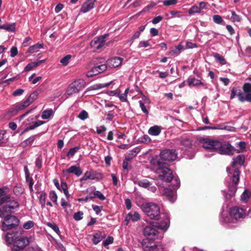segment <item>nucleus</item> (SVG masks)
<instances>
[{
	"label": "nucleus",
	"instance_id": "dca6fc26",
	"mask_svg": "<svg viewBox=\"0 0 251 251\" xmlns=\"http://www.w3.org/2000/svg\"><path fill=\"white\" fill-rule=\"evenodd\" d=\"M140 219V216L137 212H134L132 214L131 213H128L125 218V224L128 225L129 221L136 222L139 220Z\"/></svg>",
	"mask_w": 251,
	"mask_h": 251
},
{
	"label": "nucleus",
	"instance_id": "3c124183",
	"mask_svg": "<svg viewBox=\"0 0 251 251\" xmlns=\"http://www.w3.org/2000/svg\"><path fill=\"white\" fill-rule=\"evenodd\" d=\"M94 197H97L100 200H104L105 198L102 194V193L99 191H96L94 193Z\"/></svg>",
	"mask_w": 251,
	"mask_h": 251
},
{
	"label": "nucleus",
	"instance_id": "4468645a",
	"mask_svg": "<svg viewBox=\"0 0 251 251\" xmlns=\"http://www.w3.org/2000/svg\"><path fill=\"white\" fill-rule=\"evenodd\" d=\"M235 151L234 148L229 144L221 145V154L231 155Z\"/></svg>",
	"mask_w": 251,
	"mask_h": 251
},
{
	"label": "nucleus",
	"instance_id": "cd10ccee",
	"mask_svg": "<svg viewBox=\"0 0 251 251\" xmlns=\"http://www.w3.org/2000/svg\"><path fill=\"white\" fill-rule=\"evenodd\" d=\"M45 123L44 121H38L37 122H34L32 125L29 126L27 127L24 130V131L22 132L23 133L25 132L28 131L29 130H33L36 127L43 125Z\"/></svg>",
	"mask_w": 251,
	"mask_h": 251
},
{
	"label": "nucleus",
	"instance_id": "6ab92c4d",
	"mask_svg": "<svg viewBox=\"0 0 251 251\" xmlns=\"http://www.w3.org/2000/svg\"><path fill=\"white\" fill-rule=\"evenodd\" d=\"M109 85V83H103V84L99 83V84H96L90 86L89 87H88V88H87V89L85 91V92L84 93V95L86 94L87 93H88V92H89L90 91L96 90L101 89L102 88L106 87L108 86Z\"/></svg>",
	"mask_w": 251,
	"mask_h": 251
},
{
	"label": "nucleus",
	"instance_id": "a18cd8bd",
	"mask_svg": "<svg viewBox=\"0 0 251 251\" xmlns=\"http://www.w3.org/2000/svg\"><path fill=\"white\" fill-rule=\"evenodd\" d=\"M79 149V147H75L72 148L70 150V151L68 152L67 155L71 156L75 155V153L78 151Z\"/></svg>",
	"mask_w": 251,
	"mask_h": 251
},
{
	"label": "nucleus",
	"instance_id": "9d476101",
	"mask_svg": "<svg viewBox=\"0 0 251 251\" xmlns=\"http://www.w3.org/2000/svg\"><path fill=\"white\" fill-rule=\"evenodd\" d=\"M230 216L233 219L239 220L243 219L246 216V212L244 209L239 206H233L229 210Z\"/></svg>",
	"mask_w": 251,
	"mask_h": 251
},
{
	"label": "nucleus",
	"instance_id": "c9c22d12",
	"mask_svg": "<svg viewBox=\"0 0 251 251\" xmlns=\"http://www.w3.org/2000/svg\"><path fill=\"white\" fill-rule=\"evenodd\" d=\"M52 114V110H46L43 111L41 117L43 119H49Z\"/></svg>",
	"mask_w": 251,
	"mask_h": 251
},
{
	"label": "nucleus",
	"instance_id": "6e6d98bb",
	"mask_svg": "<svg viewBox=\"0 0 251 251\" xmlns=\"http://www.w3.org/2000/svg\"><path fill=\"white\" fill-rule=\"evenodd\" d=\"M18 53L17 47H13L10 50V56L12 57L17 55Z\"/></svg>",
	"mask_w": 251,
	"mask_h": 251
},
{
	"label": "nucleus",
	"instance_id": "e433bc0d",
	"mask_svg": "<svg viewBox=\"0 0 251 251\" xmlns=\"http://www.w3.org/2000/svg\"><path fill=\"white\" fill-rule=\"evenodd\" d=\"M99 72L98 70L97 69L96 66L94 67L90 71L88 72L86 76L88 77H92L95 75L99 74Z\"/></svg>",
	"mask_w": 251,
	"mask_h": 251
},
{
	"label": "nucleus",
	"instance_id": "37998d69",
	"mask_svg": "<svg viewBox=\"0 0 251 251\" xmlns=\"http://www.w3.org/2000/svg\"><path fill=\"white\" fill-rule=\"evenodd\" d=\"M78 117L82 120H84L88 118V114L85 110H82L79 114Z\"/></svg>",
	"mask_w": 251,
	"mask_h": 251
},
{
	"label": "nucleus",
	"instance_id": "69168bd1",
	"mask_svg": "<svg viewBox=\"0 0 251 251\" xmlns=\"http://www.w3.org/2000/svg\"><path fill=\"white\" fill-rule=\"evenodd\" d=\"M106 120L108 121H112L114 118V111L113 110H111L109 111L108 113L107 114Z\"/></svg>",
	"mask_w": 251,
	"mask_h": 251
},
{
	"label": "nucleus",
	"instance_id": "6e6552de",
	"mask_svg": "<svg viewBox=\"0 0 251 251\" xmlns=\"http://www.w3.org/2000/svg\"><path fill=\"white\" fill-rule=\"evenodd\" d=\"M174 181L176 183L172 186V189L170 188H164L162 193L163 196H164L171 202H174L176 199L175 192L174 190L178 188L180 185V181L177 178H175Z\"/></svg>",
	"mask_w": 251,
	"mask_h": 251
},
{
	"label": "nucleus",
	"instance_id": "338daca9",
	"mask_svg": "<svg viewBox=\"0 0 251 251\" xmlns=\"http://www.w3.org/2000/svg\"><path fill=\"white\" fill-rule=\"evenodd\" d=\"M170 14H171L174 17H180L181 16V12L177 11H171L170 12Z\"/></svg>",
	"mask_w": 251,
	"mask_h": 251
},
{
	"label": "nucleus",
	"instance_id": "a878e982",
	"mask_svg": "<svg viewBox=\"0 0 251 251\" xmlns=\"http://www.w3.org/2000/svg\"><path fill=\"white\" fill-rule=\"evenodd\" d=\"M187 82L190 87L195 86L200 84L203 85V83L200 80L197 79L195 77L189 78Z\"/></svg>",
	"mask_w": 251,
	"mask_h": 251
},
{
	"label": "nucleus",
	"instance_id": "052dcab7",
	"mask_svg": "<svg viewBox=\"0 0 251 251\" xmlns=\"http://www.w3.org/2000/svg\"><path fill=\"white\" fill-rule=\"evenodd\" d=\"M163 20V17L161 16L155 17L152 21L153 24H157Z\"/></svg>",
	"mask_w": 251,
	"mask_h": 251
},
{
	"label": "nucleus",
	"instance_id": "c03bdc74",
	"mask_svg": "<svg viewBox=\"0 0 251 251\" xmlns=\"http://www.w3.org/2000/svg\"><path fill=\"white\" fill-rule=\"evenodd\" d=\"M38 96V92L36 91H34L30 95V96L27 98V99L32 103L36 99H37Z\"/></svg>",
	"mask_w": 251,
	"mask_h": 251
},
{
	"label": "nucleus",
	"instance_id": "f03ea898",
	"mask_svg": "<svg viewBox=\"0 0 251 251\" xmlns=\"http://www.w3.org/2000/svg\"><path fill=\"white\" fill-rule=\"evenodd\" d=\"M244 163L245 158H233L231 166L226 168L228 176L232 180L231 182L229 183L227 186L229 193L223 191V195L227 201H231L234 197L240 179V171L239 167L244 165Z\"/></svg>",
	"mask_w": 251,
	"mask_h": 251
},
{
	"label": "nucleus",
	"instance_id": "864d4df0",
	"mask_svg": "<svg viewBox=\"0 0 251 251\" xmlns=\"http://www.w3.org/2000/svg\"><path fill=\"white\" fill-rule=\"evenodd\" d=\"M10 201V197L6 196L3 197H0V204L5 202Z\"/></svg>",
	"mask_w": 251,
	"mask_h": 251
},
{
	"label": "nucleus",
	"instance_id": "8fccbe9b",
	"mask_svg": "<svg viewBox=\"0 0 251 251\" xmlns=\"http://www.w3.org/2000/svg\"><path fill=\"white\" fill-rule=\"evenodd\" d=\"M221 129L226 130L229 131H234L235 128L228 125H221Z\"/></svg>",
	"mask_w": 251,
	"mask_h": 251
},
{
	"label": "nucleus",
	"instance_id": "bf43d9fd",
	"mask_svg": "<svg viewBox=\"0 0 251 251\" xmlns=\"http://www.w3.org/2000/svg\"><path fill=\"white\" fill-rule=\"evenodd\" d=\"M150 45L148 41H141L139 44V47L140 48H146Z\"/></svg>",
	"mask_w": 251,
	"mask_h": 251
},
{
	"label": "nucleus",
	"instance_id": "20e7f679",
	"mask_svg": "<svg viewBox=\"0 0 251 251\" xmlns=\"http://www.w3.org/2000/svg\"><path fill=\"white\" fill-rule=\"evenodd\" d=\"M21 232L15 231L8 232L4 240L7 244H13L12 251H23V250L28 245L29 240L25 236L21 237Z\"/></svg>",
	"mask_w": 251,
	"mask_h": 251
},
{
	"label": "nucleus",
	"instance_id": "a211bd4d",
	"mask_svg": "<svg viewBox=\"0 0 251 251\" xmlns=\"http://www.w3.org/2000/svg\"><path fill=\"white\" fill-rule=\"evenodd\" d=\"M78 92L82 90L86 86V82L83 79H78L72 82Z\"/></svg>",
	"mask_w": 251,
	"mask_h": 251
},
{
	"label": "nucleus",
	"instance_id": "0eeeda50",
	"mask_svg": "<svg viewBox=\"0 0 251 251\" xmlns=\"http://www.w3.org/2000/svg\"><path fill=\"white\" fill-rule=\"evenodd\" d=\"M19 220L15 216L8 215L6 216L0 226L3 231H6L14 228L19 224Z\"/></svg>",
	"mask_w": 251,
	"mask_h": 251
},
{
	"label": "nucleus",
	"instance_id": "4d7b16f0",
	"mask_svg": "<svg viewBox=\"0 0 251 251\" xmlns=\"http://www.w3.org/2000/svg\"><path fill=\"white\" fill-rule=\"evenodd\" d=\"M132 158H126L125 160L123 162V168L124 170L128 169V162L131 161Z\"/></svg>",
	"mask_w": 251,
	"mask_h": 251
},
{
	"label": "nucleus",
	"instance_id": "774afa93",
	"mask_svg": "<svg viewBox=\"0 0 251 251\" xmlns=\"http://www.w3.org/2000/svg\"><path fill=\"white\" fill-rule=\"evenodd\" d=\"M92 207L94 211L96 212L97 214H100V213L101 211V208L99 206L94 205H92Z\"/></svg>",
	"mask_w": 251,
	"mask_h": 251
},
{
	"label": "nucleus",
	"instance_id": "393cba45",
	"mask_svg": "<svg viewBox=\"0 0 251 251\" xmlns=\"http://www.w3.org/2000/svg\"><path fill=\"white\" fill-rule=\"evenodd\" d=\"M227 18L229 19L232 22H240L241 18L239 16L237 15L234 11H228Z\"/></svg>",
	"mask_w": 251,
	"mask_h": 251
},
{
	"label": "nucleus",
	"instance_id": "c756f323",
	"mask_svg": "<svg viewBox=\"0 0 251 251\" xmlns=\"http://www.w3.org/2000/svg\"><path fill=\"white\" fill-rule=\"evenodd\" d=\"M16 25L15 23L7 24L6 23L2 25V29H5L7 31L13 32L15 30Z\"/></svg>",
	"mask_w": 251,
	"mask_h": 251
},
{
	"label": "nucleus",
	"instance_id": "ddd939ff",
	"mask_svg": "<svg viewBox=\"0 0 251 251\" xmlns=\"http://www.w3.org/2000/svg\"><path fill=\"white\" fill-rule=\"evenodd\" d=\"M122 61V58L115 57L107 60L106 65L111 68H116L121 65Z\"/></svg>",
	"mask_w": 251,
	"mask_h": 251
},
{
	"label": "nucleus",
	"instance_id": "f3484780",
	"mask_svg": "<svg viewBox=\"0 0 251 251\" xmlns=\"http://www.w3.org/2000/svg\"><path fill=\"white\" fill-rule=\"evenodd\" d=\"M177 155L175 149H165L160 153V157H177Z\"/></svg>",
	"mask_w": 251,
	"mask_h": 251
},
{
	"label": "nucleus",
	"instance_id": "de8ad7c7",
	"mask_svg": "<svg viewBox=\"0 0 251 251\" xmlns=\"http://www.w3.org/2000/svg\"><path fill=\"white\" fill-rule=\"evenodd\" d=\"M97 69L99 73H101L104 71H105L107 69V65L105 64H101L100 65H98L96 66Z\"/></svg>",
	"mask_w": 251,
	"mask_h": 251
},
{
	"label": "nucleus",
	"instance_id": "e2e57ef3",
	"mask_svg": "<svg viewBox=\"0 0 251 251\" xmlns=\"http://www.w3.org/2000/svg\"><path fill=\"white\" fill-rule=\"evenodd\" d=\"M15 109L17 111L22 110L25 108L24 104L22 103H18L15 106Z\"/></svg>",
	"mask_w": 251,
	"mask_h": 251
},
{
	"label": "nucleus",
	"instance_id": "aec40b11",
	"mask_svg": "<svg viewBox=\"0 0 251 251\" xmlns=\"http://www.w3.org/2000/svg\"><path fill=\"white\" fill-rule=\"evenodd\" d=\"M64 172H67L68 173H74L78 176H80L82 173V171L81 170L80 168L75 165L70 167L69 168L64 171Z\"/></svg>",
	"mask_w": 251,
	"mask_h": 251
},
{
	"label": "nucleus",
	"instance_id": "58836bf2",
	"mask_svg": "<svg viewBox=\"0 0 251 251\" xmlns=\"http://www.w3.org/2000/svg\"><path fill=\"white\" fill-rule=\"evenodd\" d=\"M200 11L201 8H199L198 6L194 5L189 10L188 12L190 14H193L199 13Z\"/></svg>",
	"mask_w": 251,
	"mask_h": 251
},
{
	"label": "nucleus",
	"instance_id": "49530a36",
	"mask_svg": "<svg viewBox=\"0 0 251 251\" xmlns=\"http://www.w3.org/2000/svg\"><path fill=\"white\" fill-rule=\"evenodd\" d=\"M177 1V0H164L163 3L165 6H170L176 4Z\"/></svg>",
	"mask_w": 251,
	"mask_h": 251
},
{
	"label": "nucleus",
	"instance_id": "0e129e2a",
	"mask_svg": "<svg viewBox=\"0 0 251 251\" xmlns=\"http://www.w3.org/2000/svg\"><path fill=\"white\" fill-rule=\"evenodd\" d=\"M219 128L215 126H204L202 127H199L198 130H203L205 129H218Z\"/></svg>",
	"mask_w": 251,
	"mask_h": 251
},
{
	"label": "nucleus",
	"instance_id": "ea45409f",
	"mask_svg": "<svg viewBox=\"0 0 251 251\" xmlns=\"http://www.w3.org/2000/svg\"><path fill=\"white\" fill-rule=\"evenodd\" d=\"M114 239L111 236H108L102 243L104 247H107L109 245L111 244L113 242Z\"/></svg>",
	"mask_w": 251,
	"mask_h": 251
},
{
	"label": "nucleus",
	"instance_id": "09e8293b",
	"mask_svg": "<svg viewBox=\"0 0 251 251\" xmlns=\"http://www.w3.org/2000/svg\"><path fill=\"white\" fill-rule=\"evenodd\" d=\"M26 181L28 183V186L30 189V191L32 192L33 191V185L34 184V181L32 177H29L25 179Z\"/></svg>",
	"mask_w": 251,
	"mask_h": 251
},
{
	"label": "nucleus",
	"instance_id": "b1692460",
	"mask_svg": "<svg viewBox=\"0 0 251 251\" xmlns=\"http://www.w3.org/2000/svg\"><path fill=\"white\" fill-rule=\"evenodd\" d=\"M43 47V44L37 43L29 47L26 53L32 54L38 51L39 50Z\"/></svg>",
	"mask_w": 251,
	"mask_h": 251
},
{
	"label": "nucleus",
	"instance_id": "5701e85b",
	"mask_svg": "<svg viewBox=\"0 0 251 251\" xmlns=\"http://www.w3.org/2000/svg\"><path fill=\"white\" fill-rule=\"evenodd\" d=\"M78 92L72 83H71L67 87L65 95L67 98L73 95L74 94L78 93Z\"/></svg>",
	"mask_w": 251,
	"mask_h": 251
},
{
	"label": "nucleus",
	"instance_id": "f8f14e48",
	"mask_svg": "<svg viewBox=\"0 0 251 251\" xmlns=\"http://www.w3.org/2000/svg\"><path fill=\"white\" fill-rule=\"evenodd\" d=\"M109 36L108 34H104L95 37L90 43L91 47L94 50H99L101 48L105 43V39Z\"/></svg>",
	"mask_w": 251,
	"mask_h": 251
},
{
	"label": "nucleus",
	"instance_id": "4be33fe9",
	"mask_svg": "<svg viewBox=\"0 0 251 251\" xmlns=\"http://www.w3.org/2000/svg\"><path fill=\"white\" fill-rule=\"evenodd\" d=\"M44 61L45 60H42L37 62H33L30 63H29L25 67L24 71L25 72H28L31 70L33 68L37 67L41 63L44 62Z\"/></svg>",
	"mask_w": 251,
	"mask_h": 251
},
{
	"label": "nucleus",
	"instance_id": "9b49d317",
	"mask_svg": "<svg viewBox=\"0 0 251 251\" xmlns=\"http://www.w3.org/2000/svg\"><path fill=\"white\" fill-rule=\"evenodd\" d=\"M102 178V174L91 169L84 173L83 176L81 178L80 181H86L89 179L99 180Z\"/></svg>",
	"mask_w": 251,
	"mask_h": 251
},
{
	"label": "nucleus",
	"instance_id": "bb28decb",
	"mask_svg": "<svg viewBox=\"0 0 251 251\" xmlns=\"http://www.w3.org/2000/svg\"><path fill=\"white\" fill-rule=\"evenodd\" d=\"M161 132L160 128L157 126H154L150 128L148 131L149 134L153 136L158 135Z\"/></svg>",
	"mask_w": 251,
	"mask_h": 251
},
{
	"label": "nucleus",
	"instance_id": "79ce46f5",
	"mask_svg": "<svg viewBox=\"0 0 251 251\" xmlns=\"http://www.w3.org/2000/svg\"><path fill=\"white\" fill-rule=\"evenodd\" d=\"M138 184L141 187L146 188L150 186V183L149 181L145 180L139 181Z\"/></svg>",
	"mask_w": 251,
	"mask_h": 251
},
{
	"label": "nucleus",
	"instance_id": "5fc2aeb1",
	"mask_svg": "<svg viewBox=\"0 0 251 251\" xmlns=\"http://www.w3.org/2000/svg\"><path fill=\"white\" fill-rule=\"evenodd\" d=\"M48 226H50V228H51L56 233H58V232H59L58 227L55 224H51L49 223L48 224Z\"/></svg>",
	"mask_w": 251,
	"mask_h": 251
},
{
	"label": "nucleus",
	"instance_id": "7c9ffc66",
	"mask_svg": "<svg viewBox=\"0 0 251 251\" xmlns=\"http://www.w3.org/2000/svg\"><path fill=\"white\" fill-rule=\"evenodd\" d=\"M247 144L245 142H240L236 143V147L239 149L237 150L238 152H243L245 149L246 148Z\"/></svg>",
	"mask_w": 251,
	"mask_h": 251
},
{
	"label": "nucleus",
	"instance_id": "603ef678",
	"mask_svg": "<svg viewBox=\"0 0 251 251\" xmlns=\"http://www.w3.org/2000/svg\"><path fill=\"white\" fill-rule=\"evenodd\" d=\"M34 225V223L32 221H29L24 224L23 227L26 229H29L31 228Z\"/></svg>",
	"mask_w": 251,
	"mask_h": 251
},
{
	"label": "nucleus",
	"instance_id": "680f3d73",
	"mask_svg": "<svg viewBox=\"0 0 251 251\" xmlns=\"http://www.w3.org/2000/svg\"><path fill=\"white\" fill-rule=\"evenodd\" d=\"M24 92L22 89H18L16 90L13 93L14 96H19L21 95Z\"/></svg>",
	"mask_w": 251,
	"mask_h": 251
},
{
	"label": "nucleus",
	"instance_id": "423d86ee",
	"mask_svg": "<svg viewBox=\"0 0 251 251\" xmlns=\"http://www.w3.org/2000/svg\"><path fill=\"white\" fill-rule=\"evenodd\" d=\"M141 208L143 212L151 219L157 220L160 216V207L153 202H148L142 204Z\"/></svg>",
	"mask_w": 251,
	"mask_h": 251
},
{
	"label": "nucleus",
	"instance_id": "f257e3e1",
	"mask_svg": "<svg viewBox=\"0 0 251 251\" xmlns=\"http://www.w3.org/2000/svg\"><path fill=\"white\" fill-rule=\"evenodd\" d=\"M169 225L170 220L167 217L165 222L161 223L150 222L149 225L144 227L143 234L147 238L143 240L141 243L144 251H168L161 243L154 242L150 238H157L158 235L157 229H159L165 231L168 228Z\"/></svg>",
	"mask_w": 251,
	"mask_h": 251
},
{
	"label": "nucleus",
	"instance_id": "4c0bfd02",
	"mask_svg": "<svg viewBox=\"0 0 251 251\" xmlns=\"http://www.w3.org/2000/svg\"><path fill=\"white\" fill-rule=\"evenodd\" d=\"M71 57V55L68 54L61 59L60 63L64 66H67Z\"/></svg>",
	"mask_w": 251,
	"mask_h": 251
},
{
	"label": "nucleus",
	"instance_id": "2eb2a0df",
	"mask_svg": "<svg viewBox=\"0 0 251 251\" xmlns=\"http://www.w3.org/2000/svg\"><path fill=\"white\" fill-rule=\"evenodd\" d=\"M95 0H87L82 5L80 11L83 13H86L91 10L94 7Z\"/></svg>",
	"mask_w": 251,
	"mask_h": 251
},
{
	"label": "nucleus",
	"instance_id": "72a5a7b5",
	"mask_svg": "<svg viewBox=\"0 0 251 251\" xmlns=\"http://www.w3.org/2000/svg\"><path fill=\"white\" fill-rule=\"evenodd\" d=\"M49 197L50 200L52 201L55 204L57 205V196L54 191L50 192L49 194Z\"/></svg>",
	"mask_w": 251,
	"mask_h": 251
},
{
	"label": "nucleus",
	"instance_id": "c85d7f7f",
	"mask_svg": "<svg viewBox=\"0 0 251 251\" xmlns=\"http://www.w3.org/2000/svg\"><path fill=\"white\" fill-rule=\"evenodd\" d=\"M251 193L248 189H246L241 196V201L244 202H247L249 200Z\"/></svg>",
	"mask_w": 251,
	"mask_h": 251
},
{
	"label": "nucleus",
	"instance_id": "a19ab883",
	"mask_svg": "<svg viewBox=\"0 0 251 251\" xmlns=\"http://www.w3.org/2000/svg\"><path fill=\"white\" fill-rule=\"evenodd\" d=\"M83 213L81 211L77 212L74 214V219L75 221H79L83 218Z\"/></svg>",
	"mask_w": 251,
	"mask_h": 251
},
{
	"label": "nucleus",
	"instance_id": "f704fd0d",
	"mask_svg": "<svg viewBox=\"0 0 251 251\" xmlns=\"http://www.w3.org/2000/svg\"><path fill=\"white\" fill-rule=\"evenodd\" d=\"M39 202L42 207H44L46 203V194L45 193H42L39 198Z\"/></svg>",
	"mask_w": 251,
	"mask_h": 251
},
{
	"label": "nucleus",
	"instance_id": "7ed1b4c3",
	"mask_svg": "<svg viewBox=\"0 0 251 251\" xmlns=\"http://www.w3.org/2000/svg\"><path fill=\"white\" fill-rule=\"evenodd\" d=\"M173 158H151L150 163L160 180L170 182L173 178L172 171L169 169L170 163L175 161Z\"/></svg>",
	"mask_w": 251,
	"mask_h": 251
},
{
	"label": "nucleus",
	"instance_id": "39448f33",
	"mask_svg": "<svg viewBox=\"0 0 251 251\" xmlns=\"http://www.w3.org/2000/svg\"><path fill=\"white\" fill-rule=\"evenodd\" d=\"M244 93H242L240 89L233 88L231 90L230 98L233 99L237 96L239 100L241 102L247 101L251 102V84L246 83L243 87Z\"/></svg>",
	"mask_w": 251,
	"mask_h": 251
},
{
	"label": "nucleus",
	"instance_id": "2f4dec72",
	"mask_svg": "<svg viewBox=\"0 0 251 251\" xmlns=\"http://www.w3.org/2000/svg\"><path fill=\"white\" fill-rule=\"evenodd\" d=\"M7 203H8V204H6V205H7L10 210H11V209H13L15 208L18 207L19 206L18 202L12 200L11 198L10 201L8 202Z\"/></svg>",
	"mask_w": 251,
	"mask_h": 251
},
{
	"label": "nucleus",
	"instance_id": "412c9836",
	"mask_svg": "<svg viewBox=\"0 0 251 251\" xmlns=\"http://www.w3.org/2000/svg\"><path fill=\"white\" fill-rule=\"evenodd\" d=\"M93 236L92 242L95 245H97L105 237V234L104 232H100L94 234Z\"/></svg>",
	"mask_w": 251,
	"mask_h": 251
},
{
	"label": "nucleus",
	"instance_id": "13d9d810",
	"mask_svg": "<svg viewBox=\"0 0 251 251\" xmlns=\"http://www.w3.org/2000/svg\"><path fill=\"white\" fill-rule=\"evenodd\" d=\"M139 104H140V106L142 109V111L144 113H145L146 114H148L149 112H148L147 109L146 108L144 103L141 100L139 101Z\"/></svg>",
	"mask_w": 251,
	"mask_h": 251
},
{
	"label": "nucleus",
	"instance_id": "473e14b6",
	"mask_svg": "<svg viewBox=\"0 0 251 251\" xmlns=\"http://www.w3.org/2000/svg\"><path fill=\"white\" fill-rule=\"evenodd\" d=\"M7 205L5 204L2 208H0V217L4 216L6 214L10 212Z\"/></svg>",
	"mask_w": 251,
	"mask_h": 251
},
{
	"label": "nucleus",
	"instance_id": "1a4fd4ad",
	"mask_svg": "<svg viewBox=\"0 0 251 251\" xmlns=\"http://www.w3.org/2000/svg\"><path fill=\"white\" fill-rule=\"evenodd\" d=\"M200 142L202 144V147L205 149L218 150L220 148V142L218 140L206 138L200 139Z\"/></svg>",
	"mask_w": 251,
	"mask_h": 251
}]
</instances>
